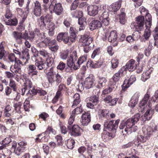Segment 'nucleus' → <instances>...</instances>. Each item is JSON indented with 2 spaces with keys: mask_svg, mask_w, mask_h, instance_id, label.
<instances>
[{
  "mask_svg": "<svg viewBox=\"0 0 158 158\" xmlns=\"http://www.w3.org/2000/svg\"><path fill=\"white\" fill-rule=\"evenodd\" d=\"M105 7L104 6L90 5L87 6V10L89 15L95 16L100 10H104Z\"/></svg>",
  "mask_w": 158,
  "mask_h": 158,
  "instance_id": "obj_8",
  "label": "nucleus"
},
{
  "mask_svg": "<svg viewBox=\"0 0 158 158\" xmlns=\"http://www.w3.org/2000/svg\"><path fill=\"white\" fill-rule=\"evenodd\" d=\"M63 42L65 44H71V41L68 35V34L67 33L65 34V36L64 37V39L63 40Z\"/></svg>",
  "mask_w": 158,
  "mask_h": 158,
  "instance_id": "obj_56",
  "label": "nucleus"
},
{
  "mask_svg": "<svg viewBox=\"0 0 158 158\" xmlns=\"http://www.w3.org/2000/svg\"><path fill=\"white\" fill-rule=\"evenodd\" d=\"M54 62V59L53 58H50L49 60H47V62H46V69H48V68L51 66L52 64Z\"/></svg>",
  "mask_w": 158,
  "mask_h": 158,
  "instance_id": "obj_61",
  "label": "nucleus"
},
{
  "mask_svg": "<svg viewBox=\"0 0 158 158\" xmlns=\"http://www.w3.org/2000/svg\"><path fill=\"white\" fill-rule=\"evenodd\" d=\"M95 81L94 77L91 75H89L85 79L82 85L87 89H90L93 87L95 85L94 82Z\"/></svg>",
  "mask_w": 158,
  "mask_h": 158,
  "instance_id": "obj_9",
  "label": "nucleus"
},
{
  "mask_svg": "<svg viewBox=\"0 0 158 158\" xmlns=\"http://www.w3.org/2000/svg\"><path fill=\"white\" fill-rule=\"evenodd\" d=\"M42 6L45 12L49 10L51 14L54 12L57 15H59L62 14L63 11V9L61 4L57 3V0H51L50 2L48 4L42 5Z\"/></svg>",
  "mask_w": 158,
  "mask_h": 158,
  "instance_id": "obj_2",
  "label": "nucleus"
},
{
  "mask_svg": "<svg viewBox=\"0 0 158 158\" xmlns=\"http://www.w3.org/2000/svg\"><path fill=\"white\" fill-rule=\"evenodd\" d=\"M75 142L74 140L72 139H69L67 140V146L69 149H72L74 146Z\"/></svg>",
  "mask_w": 158,
  "mask_h": 158,
  "instance_id": "obj_42",
  "label": "nucleus"
},
{
  "mask_svg": "<svg viewBox=\"0 0 158 158\" xmlns=\"http://www.w3.org/2000/svg\"><path fill=\"white\" fill-rule=\"evenodd\" d=\"M136 31L134 32L132 35V37L134 41L138 40L140 37V33L139 32V31Z\"/></svg>",
  "mask_w": 158,
  "mask_h": 158,
  "instance_id": "obj_48",
  "label": "nucleus"
},
{
  "mask_svg": "<svg viewBox=\"0 0 158 158\" xmlns=\"http://www.w3.org/2000/svg\"><path fill=\"white\" fill-rule=\"evenodd\" d=\"M141 114L140 113H138L135 114L131 118L134 123H137V122L139 120V119L140 118Z\"/></svg>",
  "mask_w": 158,
  "mask_h": 158,
  "instance_id": "obj_47",
  "label": "nucleus"
},
{
  "mask_svg": "<svg viewBox=\"0 0 158 158\" xmlns=\"http://www.w3.org/2000/svg\"><path fill=\"white\" fill-rule=\"evenodd\" d=\"M120 120H116L114 124V120L109 121V120H105L104 122V126L105 129H107L109 131H113L114 133L116 132V130L118 127Z\"/></svg>",
  "mask_w": 158,
  "mask_h": 158,
  "instance_id": "obj_6",
  "label": "nucleus"
},
{
  "mask_svg": "<svg viewBox=\"0 0 158 158\" xmlns=\"http://www.w3.org/2000/svg\"><path fill=\"white\" fill-rule=\"evenodd\" d=\"M101 20L102 24V26H107L109 24L110 19H102Z\"/></svg>",
  "mask_w": 158,
  "mask_h": 158,
  "instance_id": "obj_60",
  "label": "nucleus"
},
{
  "mask_svg": "<svg viewBox=\"0 0 158 158\" xmlns=\"http://www.w3.org/2000/svg\"><path fill=\"white\" fill-rule=\"evenodd\" d=\"M24 148H21L17 146V143L15 142L12 143V149L14 150V153L17 156H19L24 152Z\"/></svg>",
  "mask_w": 158,
  "mask_h": 158,
  "instance_id": "obj_19",
  "label": "nucleus"
},
{
  "mask_svg": "<svg viewBox=\"0 0 158 158\" xmlns=\"http://www.w3.org/2000/svg\"><path fill=\"white\" fill-rule=\"evenodd\" d=\"M10 70L13 73L16 74L19 73L20 74L21 72L20 65H18L17 64H15L13 68H12V66H11L10 67Z\"/></svg>",
  "mask_w": 158,
  "mask_h": 158,
  "instance_id": "obj_30",
  "label": "nucleus"
},
{
  "mask_svg": "<svg viewBox=\"0 0 158 158\" xmlns=\"http://www.w3.org/2000/svg\"><path fill=\"white\" fill-rule=\"evenodd\" d=\"M47 69H45L44 70L45 73L47 74V77L48 76H53L55 75V72L53 71V67H51L49 70V71L47 72Z\"/></svg>",
  "mask_w": 158,
  "mask_h": 158,
  "instance_id": "obj_46",
  "label": "nucleus"
},
{
  "mask_svg": "<svg viewBox=\"0 0 158 158\" xmlns=\"http://www.w3.org/2000/svg\"><path fill=\"white\" fill-rule=\"evenodd\" d=\"M5 22L6 24L7 25L15 26L17 24L18 22L16 18L12 17Z\"/></svg>",
  "mask_w": 158,
  "mask_h": 158,
  "instance_id": "obj_36",
  "label": "nucleus"
},
{
  "mask_svg": "<svg viewBox=\"0 0 158 158\" xmlns=\"http://www.w3.org/2000/svg\"><path fill=\"white\" fill-rule=\"evenodd\" d=\"M135 62V61L134 60L131 59L126 64L125 66L122 67V69H124V71L127 70L129 71H133L136 67V64Z\"/></svg>",
  "mask_w": 158,
  "mask_h": 158,
  "instance_id": "obj_15",
  "label": "nucleus"
},
{
  "mask_svg": "<svg viewBox=\"0 0 158 158\" xmlns=\"http://www.w3.org/2000/svg\"><path fill=\"white\" fill-rule=\"evenodd\" d=\"M100 53V50L99 48L95 49L91 55V58L94 59L95 57L99 55Z\"/></svg>",
  "mask_w": 158,
  "mask_h": 158,
  "instance_id": "obj_58",
  "label": "nucleus"
},
{
  "mask_svg": "<svg viewBox=\"0 0 158 158\" xmlns=\"http://www.w3.org/2000/svg\"><path fill=\"white\" fill-rule=\"evenodd\" d=\"M21 106V104L19 102L14 104V107L15 108V110L18 113H20V109Z\"/></svg>",
  "mask_w": 158,
  "mask_h": 158,
  "instance_id": "obj_52",
  "label": "nucleus"
},
{
  "mask_svg": "<svg viewBox=\"0 0 158 158\" xmlns=\"http://www.w3.org/2000/svg\"><path fill=\"white\" fill-rule=\"evenodd\" d=\"M111 67L112 69L117 68L118 64V60L117 59H114L111 61Z\"/></svg>",
  "mask_w": 158,
  "mask_h": 158,
  "instance_id": "obj_51",
  "label": "nucleus"
},
{
  "mask_svg": "<svg viewBox=\"0 0 158 158\" xmlns=\"http://www.w3.org/2000/svg\"><path fill=\"white\" fill-rule=\"evenodd\" d=\"M87 58V56L86 55L81 56L78 58L77 63V65H79V69L80 67V65L86 62Z\"/></svg>",
  "mask_w": 158,
  "mask_h": 158,
  "instance_id": "obj_38",
  "label": "nucleus"
},
{
  "mask_svg": "<svg viewBox=\"0 0 158 158\" xmlns=\"http://www.w3.org/2000/svg\"><path fill=\"white\" fill-rule=\"evenodd\" d=\"M152 16L149 13H147L145 16V25L147 29L150 27L152 25ZM151 35V31L148 29L145 30L143 36L146 40H148Z\"/></svg>",
  "mask_w": 158,
  "mask_h": 158,
  "instance_id": "obj_7",
  "label": "nucleus"
},
{
  "mask_svg": "<svg viewBox=\"0 0 158 158\" xmlns=\"http://www.w3.org/2000/svg\"><path fill=\"white\" fill-rule=\"evenodd\" d=\"M82 112V109L81 106L77 107L74 109L72 111L71 114L72 117L75 116V115L79 114Z\"/></svg>",
  "mask_w": 158,
  "mask_h": 158,
  "instance_id": "obj_44",
  "label": "nucleus"
},
{
  "mask_svg": "<svg viewBox=\"0 0 158 158\" xmlns=\"http://www.w3.org/2000/svg\"><path fill=\"white\" fill-rule=\"evenodd\" d=\"M83 15V12L82 11L76 10L75 11L74 16L76 18L81 17Z\"/></svg>",
  "mask_w": 158,
  "mask_h": 158,
  "instance_id": "obj_64",
  "label": "nucleus"
},
{
  "mask_svg": "<svg viewBox=\"0 0 158 158\" xmlns=\"http://www.w3.org/2000/svg\"><path fill=\"white\" fill-rule=\"evenodd\" d=\"M35 62V65L38 69L42 70L46 69V64L45 61L36 60Z\"/></svg>",
  "mask_w": 158,
  "mask_h": 158,
  "instance_id": "obj_27",
  "label": "nucleus"
},
{
  "mask_svg": "<svg viewBox=\"0 0 158 158\" xmlns=\"http://www.w3.org/2000/svg\"><path fill=\"white\" fill-rule=\"evenodd\" d=\"M68 54L67 51H63L60 53V57L63 60H65L68 57Z\"/></svg>",
  "mask_w": 158,
  "mask_h": 158,
  "instance_id": "obj_50",
  "label": "nucleus"
},
{
  "mask_svg": "<svg viewBox=\"0 0 158 158\" xmlns=\"http://www.w3.org/2000/svg\"><path fill=\"white\" fill-rule=\"evenodd\" d=\"M75 60L72 58H68L67 60V64L68 66L71 68L73 69L76 70L79 69V65L77 64V63H75Z\"/></svg>",
  "mask_w": 158,
  "mask_h": 158,
  "instance_id": "obj_25",
  "label": "nucleus"
},
{
  "mask_svg": "<svg viewBox=\"0 0 158 158\" xmlns=\"http://www.w3.org/2000/svg\"><path fill=\"white\" fill-rule=\"evenodd\" d=\"M9 86V87L11 88L15 92L14 94H15L16 96L14 99L17 101H18L20 98V94L17 89L16 83L14 81L10 80Z\"/></svg>",
  "mask_w": 158,
  "mask_h": 158,
  "instance_id": "obj_14",
  "label": "nucleus"
},
{
  "mask_svg": "<svg viewBox=\"0 0 158 158\" xmlns=\"http://www.w3.org/2000/svg\"><path fill=\"white\" fill-rule=\"evenodd\" d=\"M124 69H120L116 73H115L112 77V79L115 82L118 81L121 77H123L125 72L124 71Z\"/></svg>",
  "mask_w": 158,
  "mask_h": 158,
  "instance_id": "obj_22",
  "label": "nucleus"
},
{
  "mask_svg": "<svg viewBox=\"0 0 158 158\" xmlns=\"http://www.w3.org/2000/svg\"><path fill=\"white\" fill-rule=\"evenodd\" d=\"M52 17L51 15L47 14L45 16H41L37 18V22L39 26L42 28L46 26L47 27L50 26L52 23H50Z\"/></svg>",
  "mask_w": 158,
  "mask_h": 158,
  "instance_id": "obj_4",
  "label": "nucleus"
},
{
  "mask_svg": "<svg viewBox=\"0 0 158 158\" xmlns=\"http://www.w3.org/2000/svg\"><path fill=\"white\" fill-rule=\"evenodd\" d=\"M117 87L116 85H111L110 87L106 89L103 90L102 92V94L106 95L110 93L112 91L114 90L115 88Z\"/></svg>",
  "mask_w": 158,
  "mask_h": 158,
  "instance_id": "obj_37",
  "label": "nucleus"
},
{
  "mask_svg": "<svg viewBox=\"0 0 158 158\" xmlns=\"http://www.w3.org/2000/svg\"><path fill=\"white\" fill-rule=\"evenodd\" d=\"M48 48L51 51L55 52L58 50L59 46L57 45H49Z\"/></svg>",
  "mask_w": 158,
  "mask_h": 158,
  "instance_id": "obj_59",
  "label": "nucleus"
},
{
  "mask_svg": "<svg viewBox=\"0 0 158 158\" xmlns=\"http://www.w3.org/2000/svg\"><path fill=\"white\" fill-rule=\"evenodd\" d=\"M154 109L152 110H150V109H148L145 114L142 115V118H145L146 116V117H150V119L152 117V116L154 113Z\"/></svg>",
  "mask_w": 158,
  "mask_h": 158,
  "instance_id": "obj_41",
  "label": "nucleus"
},
{
  "mask_svg": "<svg viewBox=\"0 0 158 158\" xmlns=\"http://www.w3.org/2000/svg\"><path fill=\"white\" fill-rule=\"evenodd\" d=\"M131 118L123 120L120 123L119 128L123 129L125 127L124 131L128 134L135 132L138 129V127Z\"/></svg>",
  "mask_w": 158,
  "mask_h": 158,
  "instance_id": "obj_3",
  "label": "nucleus"
},
{
  "mask_svg": "<svg viewBox=\"0 0 158 158\" xmlns=\"http://www.w3.org/2000/svg\"><path fill=\"white\" fill-rule=\"evenodd\" d=\"M96 80L98 82V85L96 86V87L98 88H101L105 86L107 82L106 78L102 77H97Z\"/></svg>",
  "mask_w": 158,
  "mask_h": 158,
  "instance_id": "obj_24",
  "label": "nucleus"
},
{
  "mask_svg": "<svg viewBox=\"0 0 158 158\" xmlns=\"http://www.w3.org/2000/svg\"><path fill=\"white\" fill-rule=\"evenodd\" d=\"M73 101L72 107H74L78 104L80 102V96L79 94L76 93L74 94L73 97Z\"/></svg>",
  "mask_w": 158,
  "mask_h": 158,
  "instance_id": "obj_34",
  "label": "nucleus"
},
{
  "mask_svg": "<svg viewBox=\"0 0 158 158\" xmlns=\"http://www.w3.org/2000/svg\"><path fill=\"white\" fill-rule=\"evenodd\" d=\"M13 16L11 12L9 9H7L6 10L5 15V17L7 19L12 18Z\"/></svg>",
  "mask_w": 158,
  "mask_h": 158,
  "instance_id": "obj_55",
  "label": "nucleus"
},
{
  "mask_svg": "<svg viewBox=\"0 0 158 158\" xmlns=\"http://www.w3.org/2000/svg\"><path fill=\"white\" fill-rule=\"evenodd\" d=\"M65 67V64L62 61H60L57 67L58 69L62 71L63 70Z\"/></svg>",
  "mask_w": 158,
  "mask_h": 158,
  "instance_id": "obj_57",
  "label": "nucleus"
},
{
  "mask_svg": "<svg viewBox=\"0 0 158 158\" xmlns=\"http://www.w3.org/2000/svg\"><path fill=\"white\" fill-rule=\"evenodd\" d=\"M12 36L17 43L19 44L22 43V33L14 31L12 33Z\"/></svg>",
  "mask_w": 158,
  "mask_h": 158,
  "instance_id": "obj_26",
  "label": "nucleus"
},
{
  "mask_svg": "<svg viewBox=\"0 0 158 158\" xmlns=\"http://www.w3.org/2000/svg\"><path fill=\"white\" fill-rule=\"evenodd\" d=\"M67 127L68 129L70 130L69 133L71 136L77 137L81 135L80 131L81 129L78 125H74L73 126H68Z\"/></svg>",
  "mask_w": 158,
  "mask_h": 158,
  "instance_id": "obj_10",
  "label": "nucleus"
},
{
  "mask_svg": "<svg viewBox=\"0 0 158 158\" xmlns=\"http://www.w3.org/2000/svg\"><path fill=\"white\" fill-rule=\"evenodd\" d=\"M67 33L64 32H61L59 33L57 36V40L59 42L63 41L65 34Z\"/></svg>",
  "mask_w": 158,
  "mask_h": 158,
  "instance_id": "obj_49",
  "label": "nucleus"
},
{
  "mask_svg": "<svg viewBox=\"0 0 158 158\" xmlns=\"http://www.w3.org/2000/svg\"><path fill=\"white\" fill-rule=\"evenodd\" d=\"M124 8H122L120 10V14L118 15L119 22L121 24H124L126 21V15L124 13Z\"/></svg>",
  "mask_w": 158,
  "mask_h": 158,
  "instance_id": "obj_28",
  "label": "nucleus"
},
{
  "mask_svg": "<svg viewBox=\"0 0 158 158\" xmlns=\"http://www.w3.org/2000/svg\"><path fill=\"white\" fill-rule=\"evenodd\" d=\"M42 8L41 4L36 1L34 2L32 13L36 17H40L42 13Z\"/></svg>",
  "mask_w": 158,
  "mask_h": 158,
  "instance_id": "obj_11",
  "label": "nucleus"
},
{
  "mask_svg": "<svg viewBox=\"0 0 158 158\" xmlns=\"http://www.w3.org/2000/svg\"><path fill=\"white\" fill-rule=\"evenodd\" d=\"M95 95L91 97L89 99V101L91 102L95 105H96L99 102V96L98 94H100L99 91H97L95 94Z\"/></svg>",
  "mask_w": 158,
  "mask_h": 158,
  "instance_id": "obj_31",
  "label": "nucleus"
},
{
  "mask_svg": "<svg viewBox=\"0 0 158 158\" xmlns=\"http://www.w3.org/2000/svg\"><path fill=\"white\" fill-rule=\"evenodd\" d=\"M90 114L89 112L83 114L81 116V125L86 126L90 121Z\"/></svg>",
  "mask_w": 158,
  "mask_h": 158,
  "instance_id": "obj_18",
  "label": "nucleus"
},
{
  "mask_svg": "<svg viewBox=\"0 0 158 158\" xmlns=\"http://www.w3.org/2000/svg\"><path fill=\"white\" fill-rule=\"evenodd\" d=\"M144 18L142 16H139L135 18V22L131 24L132 28L138 31H141L144 27Z\"/></svg>",
  "mask_w": 158,
  "mask_h": 158,
  "instance_id": "obj_5",
  "label": "nucleus"
},
{
  "mask_svg": "<svg viewBox=\"0 0 158 158\" xmlns=\"http://www.w3.org/2000/svg\"><path fill=\"white\" fill-rule=\"evenodd\" d=\"M79 41L82 46L88 45L92 42V39L88 35L84 34L81 36Z\"/></svg>",
  "mask_w": 158,
  "mask_h": 158,
  "instance_id": "obj_13",
  "label": "nucleus"
},
{
  "mask_svg": "<svg viewBox=\"0 0 158 158\" xmlns=\"http://www.w3.org/2000/svg\"><path fill=\"white\" fill-rule=\"evenodd\" d=\"M102 27L101 22L98 20H93L89 23V27L91 31L98 29Z\"/></svg>",
  "mask_w": 158,
  "mask_h": 158,
  "instance_id": "obj_16",
  "label": "nucleus"
},
{
  "mask_svg": "<svg viewBox=\"0 0 158 158\" xmlns=\"http://www.w3.org/2000/svg\"><path fill=\"white\" fill-rule=\"evenodd\" d=\"M80 0H75L73 2L70 7V10H75L78 6L79 4L80 3Z\"/></svg>",
  "mask_w": 158,
  "mask_h": 158,
  "instance_id": "obj_45",
  "label": "nucleus"
},
{
  "mask_svg": "<svg viewBox=\"0 0 158 158\" xmlns=\"http://www.w3.org/2000/svg\"><path fill=\"white\" fill-rule=\"evenodd\" d=\"M23 80L25 82L24 85V87L22 88L21 90L22 91V95H23L25 92L27 90H28L29 89L32 88V85L31 81L26 76H23Z\"/></svg>",
  "mask_w": 158,
  "mask_h": 158,
  "instance_id": "obj_12",
  "label": "nucleus"
},
{
  "mask_svg": "<svg viewBox=\"0 0 158 158\" xmlns=\"http://www.w3.org/2000/svg\"><path fill=\"white\" fill-rule=\"evenodd\" d=\"M136 77L135 75H132L128 79H125L123 85V88L124 89L128 88L131 85L133 84L136 81Z\"/></svg>",
  "mask_w": 158,
  "mask_h": 158,
  "instance_id": "obj_17",
  "label": "nucleus"
},
{
  "mask_svg": "<svg viewBox=\"0 0 158 158\" xmlns=\"http://www.w3.org/2000/svg\"><path fill=\"white\" fill-rule=\"evenodd\" d=\"M78 24L81 25L79 30H81L84 29V24L85 23V19L84 18L80 17L78 18Z\"/></svg>",
  "mask_w": 158,
  "mask_h": 158,
  "instance_id": "obj_39",
  "label": "nucleus"
},
{
  "mask_svg": "<svg viewBox=\"0 0 158 158\" xmlns=\"http://www.w3.org/2000/svg\"><path fill=\"white\" fill-rule=\"evenodd\" d=\"M103 61L101 59H99L97 61L94 62V68L100 67L103 64Z\"/></svg>",
  "mask_w": 158,
  "mask_h": 158,
  "instance_id": "obj_54",
  "label": "nucleus"
},
{
  "mask_svg": "<svg viewBox=\"0 0 158 158\" xmlns=\"http://www.w3.org/2000/svg\"><path fill=\"white\" fill-rule=\"evenodd\" d=\"M105 7L104 8V10H100L101 11V12H102V14L101 15V17L100 18V20H101L102 19H109V15L108 14V10H106V7L105 6Z\"/></svg>",
  "mask_w": 158,
  "mask_h": 158,
  "instance_id": "obj_40",
  "label": "nucleus"
},
{
  "mask_svg": "<svg viewBox=\"0 0 158 158\" xmlns=\"http://www.w3.org/2000/svg\"><path fill=\"white\" fill-rule=\"evenodd\" d=\"M150 96L149 94L147 92L144 95L143 99L140 101L139 104V106H143L146 105L149 100Z\"/></svg>",
  "mask_w": 158,
  "mask_h": 158,
  "instance_id": "obj_32",
  "label": "nucleus"
},
{
  "mask_svg": "<svg viewBox=\"0 0 158 158\" xmlns=\"http://www.w3.org/2000/svg\"><path fill=\"white\" fill-rule=\"evenodd\" d=\"M139 96V93L136 92L135 93L130 100L128 106L131 107H134L138 103Z\"/></svg>",
  "mask_w": 158,
  "mask_h": 158,
  "instance_id": "obj_20",
  "label": "nucleus"
},
{
  "mask_svg": "<svg viewBox=\"0 0 158 158\" xmlns=\"http://www.w3.org/2000/svg\"><path fill=\"white\" fill-rule=\"evenodd\" d=\"M39 41L38 40L36 41V42L37 43V45L38 47L39 48H43L47 46L44 43L43 40H40V41L38 43Z\"/></svg>",
  "mask_w": 158,
  "mask_h": 158,
  "instance_id": "obj_62",
  "label": "nucleus"
},
{
  "mask_svg": "<svg viewBox=\"0 0 158 158\" xmlns=\"http://www.w3.org/2000/svg\"><path fill=\"white\" fill-rule=\"evenodd\" d=\"M118 99V98H114L112 99V97L110 95H106L104 98V101L107 103H108L110 106H114L115 105Z\"/></svg>",
  "mask_w": 158,
  "mask_h": 158,
  "instance_id": "obj_21",
  "label": "nucleus"
},
{
  "mask_svg": "<svg viewBox=\"0 0 158 158\" xmlns=\"http://www.w3.org/2000/svg\"><path fill=\"white\" fill-rule=\"evenodd\" d=\"M158 90H156L155 92L154 95L152 96L151 98V100L152 102H157V100H158Z\"/></svg>",
  "mask_w": 158,
  "mask_h": 158,
  "instance_id": "obj_63",
  "label": "nucleus"
},
{
  "mask_svg": "<svg viewBox=\"0 0 158 158\" xmlns=\"http://www.w3.org/2000/svg\"><path fill=\"white\" fill-rule=\"evenodd\" d=\"M106 130L104 129L103 131L102 134V137L104 141H107L111 138V136L110 133L106 131Z\"/></svg>",
  "mask_w": 158,
  "mask_h": 158,
  "instance_id": "obj_35",
  "label": "nucleus"
},
{
  "mask_svg": "<svg viewBox=\"0 0 158 158\" xmlns=\"http://www.w3.org/2000/svg\"><path fill=\"white\" fill-rule=\"evenodd\" d=\"M38 88L34 86L32 87V89H30L27 91V94H30L32 95H35L38 94Z\"/></svg>",
  "mask_w": 158,
  "mask_h": 158,
  "instance_id": "obj_43",
  "label": "nucleus"
},
{
  "mask_svg": "<svg viewBox=\"0 0 158 158\" xmlns=\"http://www.w3.org/2000/svg\"><path fill=\"white\" fill-rule=\"evenodd\" d=\"M122 1V0H119L117 2L113 3L110 6V7H109V10L111 12H114V14H115L120 9Z\"/></svg>",
  "mask_w": 158,
  "mask_h": 158,
  "instance_id": "obj_23",
  "label": "nucleus"
},
{
  "mask_svg": "<svg viewBox=\"0 0 158 158\" xmlns=\"http://www.w3.org/2000/svg\"><path fill=\"white\" fill-rule=\"evenodd\" d=\"M156 126H148L146 129L143 130V134L137 136L136 141L134 142L135 145H139L140 143H143L149 138L150 135L154 133H157L158 129Z\"/></svg>",
  "mask_w": 158,
  "mask_h": 158,
  "instance_id": "obj_1",
  "label": "nucleus"
},
{
  "mask_svg": "<svg viewBox=\"0 0 158 158\" xmlns=\"http://www.w3.org/2000/svg\"><path fill=\"white\" fill-rule=\"evenodd\" d=\"M49 29L48 35L52 36L54 34V30L55 29L54 25L53 23H52L50 26L48 27Z\"/></svg>",
  "mask_w": 158,
  "mask_h": 158,
  "instance_id": "obj_53",
  "label": "nucleus"
},
{
  "mask_svg": "<svg viewBox=\"0 0 158 158\" xmlns=\"http://www.w3.org/2000/svg\"><path fill=\"white\" fill-rule=\"evenodd\" d=\"M29 50L27 49H25L22 51V58L23 60H25L24 64H26L30 59V55L28 52Z\"/></svg>",
  "mask_w": 158,
  "mask_h": 158,
  "instance_id": "obj_29",
  "label": "nucleus"
},
{
  "mask_svg": "<svg viewBox=\"0 0 158 158\" xmlns=\"http://www.w3.org/2000/svg\"><path fill=\"white\" fill-rule=\"evenodd\" d=\"M117 35L116 32L114 31H112L110 33L108 37V40L109 42L113 43L117 40Z\"/></svg>",
  "mask_w": 158,
  "mask_h": 158,
  "instance_id": "obj_33",
  "label": "nucleus"
}]
</instances>
